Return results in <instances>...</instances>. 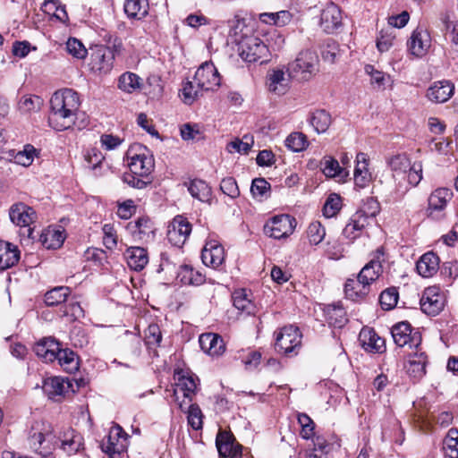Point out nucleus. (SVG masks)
Returning <instances> with one entry per match:
<instances>
[{
  "mask_svg": "<svg viewBox=\"0 0 458 458\" xmlns=\"http://www.w3.org/2000/svg\"><path fill=\"white\" fill-rule=\"evenodd\" d=\"M126 156L131 160L128 163L130 171L134 174L146 178L153 171L154 160L147 148L140 145L132 147L127 151Z\"/></svg>",
  "mask_w": 458,
  "mask_h": 458,
  "instance_id": "20e7f679",
  "label": "nucleus"
},
{
  "mask_svg": "<svg viewBox=\"0 0 458 458\" xmlns=\"http://www.w3.org/2000/svg\"><path fill=\"white\" fill-rule=\"evenodd\" d=\"M306 233L310 244L314 246L322 242L326 236V229L318 221L310 223Z\"/></svg>",
  "mask_w": 458,
  "mask_h": 458,
  "instance_id": "09e8293b",
  "label": "nucleus"
},
{
  "mask_svg": "<svg viewBox=\"0 0 458 458\" xmlns=\"http://www.w3.org/2000/svg\"><path fill=\"white\" fill-rule=\"evenodd\" d=\"M11 221L21 227L29 226L36 218V213L32 208L23 204H13L9 211Z\"/></svg>",
  "mask_w": 458,
  "mask_h": 458,
  "instance_id": "412c9836",
  "label": "nucleus"
},
{
  "mask_svg": "<svg viewBox=\"0 0 458 458\" xmlns=\"http://www.w3.org/2000/svg\"><path fill=\"white\" fill-rule=\"evenodd\" d=\"M369 160L367 155L360 152L356 156V166L354 169V182L360 188L366 187L371 180V174L369 171Z\"/></svg>",
  "mask_w": 458,
  "mask_h": 458,
  "instance_id": "c85d7f7f",
  "label": "nucleus"
},
{
  "mask_svg": "<svg viewBox=\"0 0 458 458\" xmlns=\"http://www.w3.org/2000/svg\"><path fill=\"white\" fill-rule=\"evenodd\" d=\"M253 138L249 135L243 136L242 140H235L227 145L229 152L247 154L253 144Z\"/></svg>",
  "mask_w": 458,
  "mask_h": 458,
  "instance_id": "bf43d9fd",
  "label": "nucleus"
},
{
  "mask_svg": "<svg viewBox=\"0 0 458 458\" xmlns=\"http://www.w3.org/2000/svg\"><path fill=\"white\" fill-rule=\"evenodd\" d=\"M365 72L370 77V83L377 89H384L389 81V75L382 71L377 70L373 65L367 64L364 68Z\"/></svg>",
  "mask_w": 458,
  "mask_h": 458,
  "instance_id": "603ef678",
  "label": "nucleus"
},
{
  "mask_svg": "<svg viewBox=\"0 0 458 458\" xmlns=\"http://www.w3.org/2000/svg\"><path fill=\"white\" fill-rule=\"evenodd\" d=\"M321 55L324 61L334 64L339 55L338 44L333 39L327 40L321 50Z\"/></svg>",
  "mask_w": 458,
  "mask_h": 458,
  "instance_id": "052dcab7",
  "label": "nucleus"
},
{
  "mask_svg": "<svg viewBox=\"0 0 458 458\" xmlns=\"http://www.w3.org/2000/svg\"><path fill=\"white\" fill-rule=\"evenodd\" d=\"M58 364L68 373H74L79 369V358L76 353L70 349H61L56 353Z\"/></svg>",
  "mask_w": 458,
  "mask_h": 458,
  "instance_id": "f704fd0d",
  "label": "nucleus"
},
{
  "mask_svg": "<svg viewBox=\"0 0 458 458\" xmlns=\"http://www.w3.org/2000/svg\"><path fill=\"white\" fill-rule=\"evenodd\" d=\"M66 49L69 54L76 58L83 59L86 57L87 49L83 44L75 38H71L66 42Z\"/></svg>",
  "mask_w": 458,
  "mask_h": 458,
  "instance_id": "338daca9",
  "label": "nucleus"
},
{
  "mask_svg": "<svg viewBox=\"0 0 458 458\" xmlns=\"http://www.w3.org/2000/svg\"><path fill=\"white\" fill-rule=\"evenodd\" d=\"M289 79L283 70H272L267 75V85L270 91L283 95L288 88Z\"/></svg>",
  "mask_w": 458,
  "mask_h": 458,
  "instance_id": "473e14b6",
  "label": "nucleus"
},
{
  "mask_svg": "<svg viewBox=\"0 0 458 458\" xmlns=\"http://www.w3.org/2000/svg\"><path fill=\"white\" fill-rule=\"evenodd\" d=\"M232 298L234 308L237 309L241 313L246 314L248 316L256 314L257 307L255 303L249 298L246 290H235Z\"/></svg>",
  "mask_w": 458,
  "mask_h": 458,
  "instance_id": "7c9ffc66",
  "label": "nucleus"
},
{
  "mask_svg": "<svg viewBox=\"0 0 458 458\" xmlns=\"http://www.w3.org/2000/svg\"><path fill=\"white\" fill-rule=\"evenodd\" d=\"M380 211V204L379 202L373 199H367L361 209L358 210V213H361L365 218H367V222L369 223V218H374Z\"/></svg>",
  "mask_w": 458,
  "mask_h": 458,
  "instance_id": "e2e57ef3",
  "label": "nucleus"
},
{
  "mask_svg": "<svg viewBox=\"0 0 458 458\" xmlns=\"http://www.w3.org/2000/svg\"><path fill=\"white\" fill-rule=\"evenodd\" d=\"M445 297L437 286H430L424 290L420 298L421 310L428 315L436 316L445 307Z\"/></svg>",
  "mask_w": 458,
  "mask_h": 458,
  "instance_id": "9d476101",
  "label": "nucleus"
},
{
  "mask_svg": "<svg viewBox=\"0 0 458 458\" xmlns=\"http://www.w3.org/2000/svg\"><path fill=\"white\" fill-rule=\"evenodd\" d=\"M198 378H195L192 376H181L178 377V381L175 384V388L174 389V400L178 402L179 395L182 394L183 396V401L188 400L187 403H191L194 395L197 393L198 389Z\"/></svg>",
  "mask_w": 458,
  "mask_h": 458,
  "instance_id": "4be33fe9",
  "label": "nucleus"
},
{
  "mask_svg": "<svg viewBox=\"0 0 458 458\" xmlns=\"http://www.w3.org/2000/svg\"><path fill=\"white\" fill-rule=\"evenodd\" d=\"M308 145L307 137L302 132H293L285 140V146L293 152L302 151Z\"/></svg>",
  "mask_w": 458,
  "mask_h": 458,
  "instance_id": "3c124183",
  "label": "nucleus"
},
{
  "mask_svg": "<svg viewBox=\"0 0 458 458\" xmlns=\"http://www.w3.org/2000/svg\"><path fill=\"white\" fill-rule=\"evenodd\" d=\"M270 190V184L264 178H256L252 181L250 192L254 198L266 197Z\"/></svg>",
  "mask_w": 458,
  "mask_h": 458,
  "instance_id": "69168bd1",
  "label": "nucleus"
},
{
  "mask_svg": "<svg viewBox=\"0 0 458 458\" xmlns=\"http://www.w3.org/2000/svg\"><path fill=\"white\" fill-rule=\"evenodd\" d=\"M368 225L367 218L361 213L356 212L344 228L343 234L347 239L354 240Z\"/></svg>",
  "mask_w": 458,
  "mask_h": 458,
  "instance_id": "72a5a7b5",
  "label": "nucleus"
},
{
  "mask_svg": "<svg viewBox=\"0 0 458 458\" xmlns=\"http://www.w3.org/2000/svg\"><path fill=\"white\" fill-rule=\"evenodd\" d=\"M199 342L201 349L211 356H219L225 350L222 337L216 334H202Z\"/></svg>",
  "mask_w": 458,
  "mask_h": 458,
  "instance_id": "a878e982",
  "label": "nucleus"
},
{
  "mask_svg": "<svg viewBox=\"0 0 458 458\" xmlns=\"http://www.w3.org/2000/svg\"><path fill=\"white\" fill-rule=\"evenodd\" d=\"M43 443H50L52 445H57V440L55 437L51 432L42 433L37 432L34 433L30 437V445L36 451L43 445Z\"/></svg>",
  "mask_w": 458,
  "mask_h": 458,
  "instance_id": "680f3d73",
  "label": "nucleus"
},
{
  "mask_svg": "<svg viewBox=\"0 0 458 458\" xmlns=\"http://www.w3.org/2000/svg\"><path fill=\"white\" fill-rule=\"evenodd\" d=\"M452 196L453 192L447 188L435 190L428 198V207L427 209L428 217L433 219L443 217L442 214L438 215L437 213L445 209Z\"/></svg>",
  "mask_w": 458,
  "mask_h": 458,
  "instance_id": "4468645a",
  "label": "nucleus"
},
{
  "mask_svg": "<svg viewBox=\"0 0 458 458\" xmlns=\"http://www.w3.org/2000/svg\"><path fill=\"white\" fill-rule=\"evenodd\" d=\"M220 190L232 199H235L240 195L238 184L233 177L224 178L220 183Z\"/></svg>",
  "mask_w": 458,
  "mask_h": 458,
  "instance_id": "774afa93",
  "label": "nucleus"
},
{
  "mask_svg": "<svg viewBox=\"0 0 458 458\" xmlns=\"http://www.w3.org/2000/svg\"><path fill=\"white\" fill-rule=\"evenodd\" d=\"M191 232V225L182 216H175L168 226L167 239L176 247H182Z\"/></svg>",
  "mask_w": 458,
  "mask_h": 458,
  "instance_id": "ddd939ff",
  "label": "nucleus"
},
{
  "mask_svg": "<svg viewBox=\"0 0 458 458\" xmlns=\"http://www.w3.org/2000/svg\"><path fill=\"white\" fill-rule=\"evenodd\" d=\"M369 292V287L362 284L358 276L357 279H348L344 285L346 296L352 301L363 299Z\"/></svg>",
  "mask_w": 458,
  "mask_h": 458,
  "instance_id": "58836bf2",
  "label": "nucleus"
},
{
  "mask_svg": "<svg viewBox=\"0 0 458 458\" xmlns=\"http://www.w3.org/2000/svg\"><path fill=\"white\" fill-rule=\"evenodd\" d=\"M129 228L133 233H138L140 238L141 235L152 232L151 222L148 217H140L133 224L130 223Z\"/></svg>",
  "mask_w": 458,
  "mask_h": 458,
  "instance_id": "0e129e2a",
  "label": "nucleus"
},
{
  "mask_svg": "<svg viewBox=\"0 0 458 458\" xmlns=\"http://www.w3.org/2000/svg\"><path fill=\"white\" fill-rule=\"evenodd\" d=\"M439 258L433 252L425 253L416 264L418 273L423 277H430L437 273Z\"/></svg>",
  "mask_w": 458,
  "mask_h": 458,
  "instance_id": "c756f323",
  "label": "nucleus"
},
{
  "mask_svg": "<svg viewBox=\"0 0 458 458\" xmlns=\"http://www.w3.org/2000/svg\"><path fill=\"white\" fill-rule=\"evenodd\" d=\"M114 54L110 47H97L91 54L92 68L101 72H107L113 67Z\"/></svg>",
  "mask_w": 458,
  "mask_h": 458,
  "instance_id": "aec40b11",
  "label": "nucleus"
},
{
  "mask_svg": "<svg viewBox=\"0 0 458 458\" xmlns=\"http://www.w3.org/2000/svg\"><path fill=\"white\" fill-rule=\"evenodd\" d=\"M293 76L308 81L318 71V57L310 50L301 51L290 64Z\"/></svg>",
  "mask_w": 458,
  "mask_h": 458,
  "instance_id": "39448f33",
  "label": "nucleus"
},
{
  "mask_svg": "<svg viewBox=\"0 0 458 458\" xmlns=\"http://www.w3.org/2000/svg\"><path fill=\"white\" fill-rule=\"evenodd\" d=\"M444 449L449 458H458V429L452 428L444 440Z\"/></svg>",
  "mask_w": 458,
  "mask_h": 458,
  "instance_id": "8fccbe9b",
  "label": "nucleus"
},
{
  "mask_svg": "<svg viewBox=\"0 0 458 458\" xmlns=\"http://www.w3.org/2000/svg\"><path fill=\"white\" fill-rule=\"evenodd\" d=\"M391 334L395 344L400 347L409 346L411 349H418L421 343L420 334L412 332L411 325L406 321L394 325Z\"/></svg>",
  "mask_w": 458,
  "mask_h": 458,
  "instance_id": "6e6552de",
  "label": "nucleus"
},
{
  "mask_svg": "<svg viewBox=\"0 0 458 458\" xmlns=\"http://www.w3.org/2000/svg\"><path fill=\"white\" fill-rule=\"evenodd\" d=\"M398 292L395 288H388L383 291L379 296V302L383 310L394 309L398 301Z\"/></svg>",
  "mask_w": 458,
  "mask_h": 458,
  "instance_id": "5fc2aeb1",
  "label": "nucleus"
},
{
  "mask_svg": "<svg viewBox=\"0 0 458 458\" xmlns=\"http://www.w3.org/2000/svg\"><path fill=\"white\" fill-rule=\"evenodd\" d=\"M233 42L237 45L239 55L246 62H267L268 56L267 47L253 35H242L235 37Z\"/></svg>",
  "mask_w": 458,
  "mask_h": 458,
  "instance_id": "7ed1b4c3",
  "label": "nucleus"
},
{
  "mask_svg": "<svg viewBox=\"0 0 458 458\" xmlns=\"http://www.w3.org/2000/svg\"><path fill=\"white\" fill-rule=\"evenodd\" d=\"M71 291L69 287L57 286L48 291L45 294V303L47 306H57L64 303L69 296Z\"/></svg>",
  "mask_w": 458,
  "mask_h": 458,
  "instance_id": "a18cd8bd",
  "label": "nucleus"
},
{
  "mask_svg": "<svg viewBox=\"0 0 458 458\" xmlns=\"http://www.w3.org/2000/svg\"><path fill=\"white\" fill-rule=\"evenodd\" d=\"M21 258L17 245L0 241V270L4 271L15 266Z\"/></svg>",
  "mask_w": 458,
  "mask_h": 458,
  "instance_id": "5701e85b",
  "label": "nucleus"
},
{
  "mask_svg": "<svg viewBox=\"0 0 458 458\" xmlns=\"http://www.w3.org/2000/svg\"><path fill=\"white\" fill-rule=\"evenodd\" d=\"M148 0H125L124 12L130 18L141 19L148 13Z\"/></svg>",
  "mask_w": 458,
  "mask_h": 458,
  "instance_id": "c03bdc74",
  "label": "nucleus"
},
{
  "mask_svg": "<svg viewBox=\"0 0 458 458\" xmlns=\"http://www.w3.org/2000/svg\"><path fill=\"white\" fill-rule=\"evenodd\" d=\"M188 191L193 198L202 202L209 201L212 195V191L209 185L200 179H194L191 181L188 185Z\"/></svg>",
  "mask_w": 458,
  "mask_h": 458,
  "instance_id": "4c0bfd02",
  "label": "nucleus"
},
{
  "mask_svg": "<svg viewBox=\"0 0 458 458\" xmlns=\"http://www.w3.org/2000/svg\"><path fill=\"white\" fill-rule=\"evenodd\" d=\"M382 249H377L373 259L366 264L358 275L360 282L369 287L370 284L376 281L382 273V262L384 259Z\"/></svg>",
  "mask_w": 458,
  "mask_h": 458,
  "instance_id": "2eb2a0df",
  "label": "nucleus"
},
{
  "mask_svg": "<svg viewBox=\"0 0 458 458\" xmlns=\"http://www.w3.org/2000/svg\"><path fill=\"white\" fill-rule=\"evenodd\" d=\"M387 166L394 179L407 177L408 182L417 186L422 180V164L414 162L405 153L395 154L386 159Z\"/></svg>",
  "mask_w": 458,
  "mask_h": 458,
  "instance_id": "f03ea898",
  "label": "nucleus"
},
{
  "mask_svg": "<svg viewBox=\"0 0 458 458\" xmlns=\"http://www.w3.org/2000/svg\"><path fill=\"white\" fill-rule=\"evenodd\" d=\"M194 81L199 89L213 90L220 85V75L213 63L205 62L195 72Z\"/></svg>",
  "mask_w": 458,
  "mask_h": 458,
  "instance_id": "1a4fd4ad",
  "label": "nucleus"
},
{
  "mask_svg": "<svg viewBox=\"0 0 458 458\" xmlns=\"http://www.w3.org/2000/svg\"><path fill=\"white\" fill-rule=\"evenodd\" d=\"M309 122L318 133H324L329 128L332 118L328 112L324 109L316 110L311 113Z\"/></svg>",
  "mask_w": 458,
  "mask_h": 458,
  "instance_id": "a19ab883",
  "label": "nucleus"
},
{
  "mask_svg": "<svg viewBox=\"0 0 458 458\" xmlns=\"http://www.w3.org/2000/svg\"><path fill=\"white\" fill-rule=\"evenodd\" d=\"M37 154V149L31 145L24 146L23 150L18 151L13 158L15 163L23 166H29L32 164Z\"/></svg>",
  "mask_w": 458,
  "mask_h": 458,
  "instance_id": "6e6d98bb",
  "label": "nucleus"
},
{
  "mask_svg": "<svg viewBox=\"0 0 458 458\" xmlns=\"http://www.w3.org/2000/svg\"><path fill=\"white\" fill-rule=\"evenodd\" d=\"M184 401L178 402L179 408L182 411L187 412V420L189 425L194 429L199 430L202 428L203 425V414L199 408V406L197 403H191L187 409L185 410L184 407Z\"/></svg>",
  "mask_w": 458,
  "mask_h": 458,
  "instance_id": "79ce46f5",
  "label": "nucleus"
},
{
  "mask_svg": "<svg viewBox=\"0 0 458 458\" xmlns=\"http://www.w3.org/2000/svg\"><path fill=\"white\" fill-rule=\"evenodd\" d=\"M203 89L197 87L195 81H188L182 89V100L185 104H192L201 94Z\"/></svg>",
  "mask_w": 458,
  "mask_h": 458,
  "instance_id": "4d7b16f0",
  "label": "nucleus"
},
{
  "mask_svg": "<svg viewBox=\"0 0 458 458\" xmlns=\"http://www.w3.org/2000/svg\"><path fill=\"white\" fill-rule=\"evenodd\" d=\"M65 240L64 231L60 229L47 228L40 235V242L47 249H58Z\"/></svg>",
  "mask_w": 458,
  "mask_h": 458,
  "instance_id": "c9c22d12",
  "label": "nucleus"
},
{
  "mask_svg": "<svg viewBox=\"0 0 458 458\" xmlns=\"http://www.w3.org/2000/svg\"><path fill=\"white\" fill-rule=\"evenodd\" d=\"M301 335L298 327L293 326L284 327L276 335V349L278 352L285 355L297 353L296 350L301 347Z\"/></svg>",
  "mask_w": 458,
  "mask_h": 458,
  "instance_id": "423d86ee",
  "label": "nucleus"
},
{
  "mask_svg": "<svg viewBox=\"0 0 458 458\" xmlns=\"http://www.w3.org/2000/svg\"><path fill=\"white\" fill-rule=\"evenodd\" d=\"M322 172L327 177L342 176L344 170L338 161L332 157H325L321 161Z\"/></svg>",
  "mask_w": 458,
  "mask_h": 458,
  "instance_id": "864d4df0",
  "label": "nucleus"
},
{
  "mask_svg": "<svg viewBox=\"0 0 458 458\" xmlns=\"http://www.w3.org/2000/svg\"><path fill=\"white\" fill-rule=\"evenodd\" d=\"M126 437V433L120 426L112 427L106 439L102 441V450L111 458H115V455H119L125 450Z\"/></svg>",
  "mask_w": 458,
  "mask_h": 458,
  "instance_id": "9b49d317",
  "label": "nucleus"
},
{
  "mask_svg": "<svg viewBox=\"0 0 458 458\" xmlns=\"http://www.w3.org/2000/svg\"><path fill=\"white\" fill-rule=\"evenodd\" d=\"M124 258L130 268L135 271L142 270L148 263V255L142 247H130L124 252Z\"/></svg>",
  "mask_w": 458,
  "mask_h": 458,
  "instance_id": "cd10ccee",
  "label": "nucleus"
},
{
  "mask_svg": "<svg viewBox=\"0 0 458 458\" xmlns=\"http://www.w3.org/2000/svg\"><path fill=\"white\" fill-rule=\"evenodd\" d=\"M324 314L327 323L335 327L340 328L347 322L346 312L339 304L327 306L324 310Z\"/></svg>",
  "mask_w": 458,
  "mask_h": 458,
  "instance_id": "e433bc0d",
  "label": "nucleus"
},
{
  "mask_svg": "<svg viewBox=\"0 0 458 458\" xmlns=\"http://www.w3.org/2000/svg\"><path fill=\"white\" fill-rule=\"evenodd\" d=\"M178 277L184 284L200 285L205 282V276L188 265L180 267Z\"/></svg>",
  "mask_w": 458,
  "mask_h": 458,
  "instance_id": "37998d69",
  "label": "nucleus"
},
{
  "mask_svg": "<svg viewBox=\"0 0 458 458\" xmlns=\"http://www.w3.org/2000/svg\"><path fill=\"white\" fill-rule=\"evenodd\" d=\"M60 344L52 337H47L38 342L34 346L36 355L45 362H53L56 360Z\"/></svg>",
  "mask_w": 458,
  "mask_h": 458,
  "instance_id": "b1692460",
  "label": "nucleus"
},
{
  "mask_svg": "<svg viewBox=\"0 0 458 458\" xmlns=\"http://www.w3.org/2000/svg\"><path fill=\"white\" fill-rule=\"evenodd\" d=\"M43 99L36 95L22 96L18 103L20 111L23 113L37 112L40 110Z\"/></svg>",
  "mask_w": 458,
  "mask_h": 458,
  "instance_id": "de8ad7c7",
  "label": "nucleus"
},
{
  "mask_svg": "<svg viewBox=\"0 0 458 458\" xmlns=\"http://www.w3.org/2000/svg\"><path fill=\"white\" fill-rule=\"evenodd\" d=\"M72 387L68 378L60 377H54L45 380L43 389L47 396L51 399H55L56 396H63Z\"/></svg>",
  "mask_w": 458,
  "mask_h": 458,
  "instance_id": "bb28decb",
  "label": "nucleus"
},
{
  "mask_svg": "<svg viewBox=\"0 0 458 458\" xmlns=\"http://www.w3.org/2000/svg\"><path fill=\"white\" fill-rule=\"evenodd\" d=\"M201 259L206 266L218 267L225 260V250L216 241L208 242L202 251Z\"/></svg>",
  "mask_w": 458,
  "mask_h": 458,
  "instance_id": "6ab92c4d",
  "label": "nucleus"
},
{
  "mask_svg": "<svg viewBox=\"0 0 458 458\" xmlns=\"http://www.w3.org/2000/svg\"><path fill=\"white\" fill-rule=\"evenodd\" d=\"M141 79L135 73L124 72L119 77V89L124 92L131 93L140 88Z\"/></svg>",
  "mask_w": 458,
  "mask_h": 458,
  "instance_id": "49530a36",
  "label": "nucleus"
},
{
  "mask_svg": "<svg viewBox=\"0 0 458 458\" xmlns=\"http://www.w3.org/2000/svg\"><path fill=\"white\" fill-rule=\"evenodd\" d=\"M55 439L57 440V444L59 442L61 443V448L69 455L78 452L82 445L81 436L76 434L72 429H70L68 432L64 433L62 439Z\"/></svg>",
  "mask_w": 458,
  "mask_h": 458,
  "instance_id": "ea45409f",
  "label": "nucleus"
},
{
  "mask_svg": "<svg viewBox=\"0 0 458 458\" xmlns=\"http://www.w3.org/2000/svg\"><path fill=\"white\" fill-rule=\"evenodd\" d=\"M298 423L301 426V435L305 439H310L314 436L315 423L306 413H298Z\"/></svg>",
  "mask_w": 458,
  "mask_h": 458,
  "instance_id": "13d9d810",
  "label": "nucleus"
},
{
  "mask_svg": "<svg viewBox=\"0 0 458 458\" xmlns=\"http://www.w3.org/2000/svg\"><path fill=\"white\" fill-rule=\"evenodd\" d=\"M80 106L79 94L73 89H63L55 91L50 99V126L59 131L72 128L75 123Z\"/></svg>",
  "mask_w": 458,
  "mask_h": 458,
  "instance_id": "f257e3e1",
  "label": "nucleus"
},
{
  "mask_svg": "<svg viewBox=\"0 0 458 458\" xmlns=\"http://www.w3.org/2000/svg\"><path fill=\"white\" fill-rule=\"evenodd\" d=\"M430 35L422 29L415 30L407 43L411 54L417 57L426 55L430 47Z\"/></svg>",
  "mask_w": 458,
  "mask_h": 458,
  "instance_id": "a211bd4d",
  "label": "nucleus"
},
{
  "mask_svg": "<svg viewBox=\"0 0 458 458\" xmlns=\"http://www.w3.org/2000/svg\"><path fill=\"white\" fill-rule=\"evenodd\" d=\"M359 341L366 352L382 353L386 350L385 340L370 327L361 329L359 335Z\"/></svg>",
  "mask_w": 458,
  "mask_h": 458,
  "instance_id": "f3484780",
  "label": "nucleus"
},
{
  "mask_svg": "<svg viewBox=\"0 0 458 458\" xmlns=\"http://www.w3.org/2000/svg\"><path fill=\"white\" fill-rule=\"evenodd\" d=\"M216 445L221 457L242 458V446L235 441L233 434L226 431H219L216 436Z\"/></svg>",
  "mask_w": 458,
  "mask_h": 458,
  "instance_id": "f8f14e48",
  "label": "nucleus"
},
{
  "mask_svg": "<svg viewBox=\"0 0 458 458\" xmlns=\"http://www.w3.org/2000/svg\"><path fill=\"white\" fill-rule=\"evenodd\" d=\"M454 89V84L449 81H437L428 89L427 97L430 101L444 103L451 98Z\"/></svg>",
  "mask_w": 458,
  "mask_h": 458,
  "instance_id": "393cba45",
  "label": "nucleus"
},
{
  "mask_svg": "<svg viewBox=\"0 0 458 458\" xmlns=\"http://www.w3.org/2000/svg\"><path fill=\"white\" fill-rule=\"evenodd\" d=\"M342 25V13L340 8L333 4H328L320 15V26L326 33H333Z\"/></svg>",
  "mask_w": 458,
  "mask_h": 458,
  "instance_id": "dca6fc26",
  "label": "nucleus"
},
{
  "mask_svg": "<svg viewBox=\"0 0 458 458\" xmlns=\"http://www.w3.org/2000/svg\"><path fill=\"white\" fill-rule=\"evenodd\" d=\"M427 363L428 358L425 352L417 351L408 360L407 373L416 379L421 378L426 374Z\"/></svg>",
  "mask_w": 458,
  "mask_h": 458,
  "instance_id": "2f4dec72",
  "label": "nucleus"
},
{
  "mask_svg": "<svg viewBox=\"0 0 458 458\" xmlns=\"http://www.w3.org/2000/svg\"><path fill=\"white\" fill-rule=\"evenodd\" d=\"M296 220L293 216L286 214L276 216L268 221L265 227V233L275 239H282L291 235L295 227Z\"/></svg>",
  "mask_w": 458,
  "mask_h": 458,
  "instance_id": "0eeeda50",
  "label": "nucleus"
}]
</instances>
